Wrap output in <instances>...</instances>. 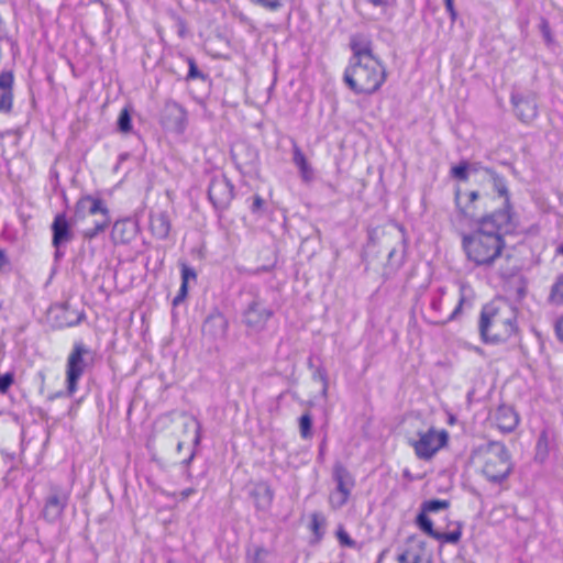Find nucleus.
Instances as JSON below:
<instances>
[{"mask_svg":"<svg viewBox=\"0 0 563 563\" xmlns=\"http://www.w3.org/2000/svg\"><path fill=\"white\" fill-rule=\"evenodd\" d=\"M93 220H100V217H92Z\"/></svg>","mask_w":563,"mask_h":563,"instance_id":"42","label":"nucleus"},{"mask_svg":"<svg viewBox=\"0 0 563 563\" xmlns=\"http://www.w3.org/2000/svg\"><path fill=\"white\" fill-rule=\"evenodd\" d=\"M159 431L170 445L176 448L185 461L194 457L195 448L199 443V423L188 413H172L158 423Z\"/></svg>","mask_w":563,"mask_h":563,"instance_id":"5","label":"nucleus"},{"mask_svg":"<svg viewBox=\"0 0 563 563\" xmlns=\"http://www.w3.org/2000/svg\"><path fill=\"white\" fill-rule=\"evenodd\" d=\"M312 420L310 415L306 413L301 416L299 420V429L302 438L307 439L311 435Z\"/></svg>","mask_w":563,"mask_h":563,"instance_id":"28","label":"nucleus"},{"mask_svg":"<svg viewBox=\"0 0 563 563\" xmlns=\"http://www.w3.org/2000/svg\"><path fill=\"white\" fill-rule=\"evenodd\" d=\"M251 494L258 509H266L272 504L273 490L266 483L255 484Z\"/></svg>","mask_w":563,"mask_h":563,"instance_id":"19","label":"nucleus"},{"mask_svg":"<svg viewBox=\"0 0 563 563\" xmlns=\"http://www.w3.org/2000/svg\"><path fill=\"white\" fill-rule=\"evenodd\" d=\"M180 268L181 285L178 295L173 300L174 306L180 303L187 297L189 283L195 282L197 279V273L194 268L189 267L185 263L180 264Z\"/></svg>","mask_w":563,"mask_h":563,"instance_id":"21","label":"nucleus"},{"mask_svg":"<svg viewBox=\"0 0 563 563\" xmlns=\"http://www.w3.org/2000/svg\"><path fill=\"white\" fill-rule=\"evenodd\" d=\"M406 439L419 460L430 461L448 445L450 434L445 429L420 423L406 432Z\"/></svg>","mask_w":563,"mask_h":563,"instance_id":"7","label":"nucleus"},{"mask_svg":"<svg viewBox=\"0 0 563 563\" xmlns=\"http://www.w3.org/2000/svg\"><path fill=\"white\" fill-rule=\"evenodd\" d=\"M472 463L489 481H501L511 470L510 455L500 442H489L478 446L473 455Z\"/></svg>","mask_w":563,"mask_h":563,"instance_id":"6","label":"nucleus"},{"mask_svg":"<svg viewBox=\"0 0 563 563\" xmlns=\"http://www.w3.org/2000/svg\"><path fill=\"white\" fill-rule=\"evenodd\" d=\"M263 205V200L260 197H255L254 199V208H261Z\"/></svg>","mask_w":563,"mask_h":563,"instance_id":"37","label":"nucleus"},{"mask_svg":"<svg viewBox=\"0 0 563 563\" xmlns=\"http://www.w3.org/2000/svg\"><path fill=\"white\" fill-rule=\"evenodd\" d=\"M549 301L553 305H563V274L552 285Z\"/></svg>","mask_w":563,"mask_h":563,"instance_id":"24","label":"nucleus"},{"mask_svg":"<svg viewBox=\"0 0 563 563\" xmlns=\"http://www.w3.org/2000/svg\"><path fill=\"white\" fill-rule=\"evenodd\" d=\"M490 421L501 431L511 432L519 424V415L510 405H500L490 412Z\"/></svg>","mask_w":563,"mask_h":563,"instance_id":"10","label":"nucleus"},{"mask_svg":"<svg viewBox=\"0 0 563 563\" xmlns=\"http://www.w3.org/2000/svg\"><path fill=\"white\" fill-rule=\"evenodd\" d=\"M336 534L341 544L347 547H351L353 544L352 540L350 539L347 532L344 529L340 528Z\"/></svg>","mask_w":563,"mask_h":563,"instance_id":"30","label":"nucleus"},{"mask_svg":"<svg viewBox=\"0 0 563 563\" xmlns=\"http://www.w3.org/2000/svg\"><path fill=\"white\" fill-rule=\"evenodd\" d=\"M150 229L156 238H167L170 230V223L167 214L163 212L153 213L151 216Z\"/></svg>","mask_w":563,"mask_h":563,"instance_id":"20","label":"nucleus"},{"mask_svg":"<svg viewBox=\"0 0 563 563\" xmlns=\"http://www.w3.org/2000/svg\"><path fill=\"white\" fill-rule=\"evenodd\" d=\"M294 162L300 169L302 177L305 179H309L311 172H310V168L308 166L307 159L303 156V154H301L300 152H296L295 156H294Z\"/></svg>","mask_w":563,"mask_h":563,"instance_id":"26","label":"nucleus"},{"mask_svg":"<svg viewBox=\"0 0 563 563\" xmlns=\"http://www.w3.org/2000/svg\"><path fill=\"white\" fill-rule=\"evenodd\" d=\"M198 76V71H197V68L195 66V63L191 60L190 62V71H189V77L191 78H195Z\"/></svg>","mask_w":563,"mask_h":563,"instance_id":"35","label":"nucleus"},{"mask_svg":"<svg viewBox=\"0 0 563 563\" xmlns=\"http://www.w3.org/2000/svg\"><path fill=\"white\" fill-rule=\"evenodd\" d=\"M449 507V503L445 500H428L422 504V509L419 515H426L428 517L429 512H435L442 509H446Z\"/></svg>","mask_w":563,"mask_h":563,"instance_id":"25","label":"nucleus"},{"mask_svg":"<svg viewBox=\"0 0 563 563\" xmlns=\"http://www.w3.org/2000/svg\"><path fill=\"white\" fill-rule=\"evenodd\" d=\"M515 113L525 123L532 122L538 114L536 99L532 96H514Z\"/></svg>","mask_w":563,"mask_h":563,"instance_id":"13","label":"nucleus"},{"mask_svg":"<svg viewBox=\"0 0 563 563\" xmlns=\"http://www.w3.org/2000/svg\"><path fill=\"white\" fill-rule=\"evenodd\" d=\"M92 217H100V220H92L93 228L86 232L88 236H95L98 232L103 231L110 223V217L107 207L101 200L91 196H85L76 205L75 221Z\"/></svg>","mask_w":563,"mask_h":563,"instance_id":"8","label":"nucleus"},{"mask_svg":"<svg viewBox=\"0 0 563 563\" xmlns=\"http://www.w3.org/2000/svg\"><path fill=\"white\" fill-rule=\"evenodd\" d=\"M556 254L559 255H562L563 256V245H560L556 250Z\"/></svg>","mask_w":563,"mask_h":563,"instance_id":"41","label":"nucleus"},{"mask_svg":"<svg viewBox=\"0 0 563 563\" xmlns=\"http://www.w3.org/2000/svg\"><path fill=\"white\" fill-rule=\"evenodd\" d=\"M220 186H222V184H220V185H212V186H211V188H210V190H209V195H210V197H211V198H213L214 192H216V189H217L218 187H220Z\"/></svg>","mask_w":563,"mask_h":563,"instance_id":"39","label":"nucleus"},{"mask_svg":"<svg viewBox=\"0 0 563 563\" xmlns=\"http://www.w3.org/2000/svg\"><path fill=\"white\" fill-rule=\"evenodd\" d=\"M555 331L561 341H563V314L559 318L555 324Z\"/></svg>","mask_w":563,"mask_h":563,"instance_id":"32","label":"nucleus"},{"mask_svg":"<svg viewBox=\"0 0 563 563\" xmlns=\"http://www.w3.org/2000/svg\"><path fill=\"white\" fill-rule=\"evenodd\" d=\"M374 5L383 7L387 4L388 0H369Z\"/></svg>","mask_w":563,"mask_h":563,"instance_id":"36","label":"nucleus"},{"mask_svg":"<svg viewBox=\"0 0 563 563\" xmlns=\"http://www.w3.org/2000/svg\"><path fill=\"white\" fill-rule=\"evenodd\" d=\"M327 391H328V384H327V382H322V395L324 397H327Z\"/></svg>","mask_w":563,"mask_h":563,"instance_id":"40","label":"nucleus"},{"mask_svg":"<svg viewBox=\"0 0 563 563\" xmlns=\"http://www.w3.org/2000/svg\"><path fill=\"white\" fill-rule=\"evenodd\" d=\"M163 123L170 131L183 132L186 125L185 110L178 104H168L165 109Z\"/></svg>","mask_w":563,"mask_h":563,"instance_id":"14","label":"nucleus"},{"mask_svg":"<svg viewBox=\"0 0 563 563\" xmlns=\"http://www.w3.org/2000/svg\"><path fill=\"white\" fill-rule=\"evenodd\" d=\"M271 312L258 302L249 306L244 313V323L254 330L262 329L269 319Z\"/></svg>","mask_w":563,"mask_h":563,"instance_id":"15","label":"nucleus"},{"mask_svg":"<svg viewBox=\"0 0 563 563\" xmlns=\"http://www.w3.org/2000/svg\"><path fill=\"white\" fill-rule=\"evenodd\" d=\"M86 353V350L77 344L75 345L74 350L68 356L67 362V382H68V389L70 393L75 391V386L77 379L82 374L84 369V361L82 356Z\"/></svg>","mask_w":563,"mask_h":563,"instance_id":"12","label":"nucleus"},{"mask_svg":"<svg viewBox=\"0 0 563 563\" xmlns=\"http://www.w3.org/2000/svg\"><path fill=\"white\" fill-rule=\"evenodd\" d=\"M12 384V375L5 374L0 376V391H4Z\"/></svg>","mask_w":563,"mask_h":563,"instance_id":"31","label":"nucleus"},{"mask_svg":"<svg viewBox=\"0 0 563 563\" xmlns=\"http://www.w3.org/2000/svg\"><path fill=\"white\" fill-rule=\"evenodd\" d=\"M451 174L460 181L455 187V205L462 216L496 220L500 213H506L515 218L508 190L494 173L461 163L451 168Z\"/></svg>","mask_w":563,"mask_h":563,"instance_id":"1","label":"nucleus"},{"mask_svg":"<svg viewBox=\"0 0 563 563\" xmlns=\"http://www.w3.org/2000/svg\"><path fill=\"white\" fill-rule=\"evenodd\" d=\"M333 477L336 487L331 492L329 503L333 509H339L346 504L354 485V481L350 473L341 466L335 467Z\"/></svg>","mask_w":563,"mask_h":563,"instance_id":"9","label":"nucleus"},{"mask_svg":"<svg viewBox=\"0 0 563 563\" xmlns=\"http://www.w3.org/2000/svg\"><path fill=\"white\" fill-rule=\"evenodd\" d=\"M63 508L64 505L62 500L57 496H53L47 500L44 507V517L49 521H54L59 518L63 512Z\"/></svg>","mask_w":563,"mask_h":563,"instance_id":"23","label":"nucleus"},{"mask_svg":"<svg viewBox=\"0 0 563 563\" xmlns=\"http://www.w3.org/2000/svg\"><path fill=\"white\" fill-rule=\"evenodd\" d=\"M13 75L10 71L0 74V111H8L12 104Z\"/></svg>","mask_w":563,"mask_h":563,"instance_id":"18","label":"nucleus"},{"mask_svg":"<svg viewBox=\"0 0 563 563\" xmlns=\"http://www.w3.org/2000/svg\"><path fill=\"white\" fill-rule=\"evenodd\" d=\"M52 230L53 245L55 247H58L63 243L70 241L73 238L70 225L64 214H58L55 217L54 222L52 224Z\"/></svg>","mask_w":563,"mask_h":563,"instance_id":"16","label":"nucleus"},{"mask_svg":"<svg viewBox=\"0 0 563 563\" xmlns=\"http://www.w3.org/2000/svg\"><path fill=\"white\" fill-rule=\"evenodd\" d=\"M512 228L514 217L506 213H500L496 220H477V228L463 238V249L467 258L476 265L494 263L505 247L504 236Z\"/></svg>","mask_w":563,"mask_h":563,"instance_id":"2","label":"nucleus"},{"mask_svg":"<svg viewBox=\"0 0 563 563\" xmlns=\"http://www.w3.org/2000/svg\"><path fill=\"white\" fill-rule=\"evenodd\" d=\"M252 1L263 8L272 10V11L278 10L286 2V0H252Z\"/></svg>","mask_w":563,"mask_h":563,"instance_id":"29","label":"nucleus"},{"mask_svg":"<svg viewBox=\"0 0 563 563\" xmlns=\"http://www.w3.org/2000/svg\"><path fill=\"white\" fill-rule=\"evenodd\" d=\"M417 525L423 532L433 537L437 540H443V541H446L450 543H455L460 540V537H461L460 531H453V532H449V533H441V532L434 531L433 527H432V521L426 515H419L417 517Z\"/></svg>","mask_w":563,"mask_h":563,"instance_id":"17","label":"nucleus"},{"mask_svg":"<svg viewBox=\"0 0 563 563\" xmlns=\"http://www.w3.org/2000/svg\"><path fill=\"white\" fill-rule=\"evenodd\" d=\"M400 563H431V554L426 549L424 543L411 538L407 543L405 552L399 556Z\"/></svg>","mask_w":563,"mask_h":563,"instance_id":"11","label":"nucleus"},{"mask_svg":"<svg viewBox=\"0 0 563 563\" xmlns=\"http://www.w3.org/2000/svg\"><path fill=\"white\" fill-rule=\"evenodd\" d=\"M347 86L357 95H372L386 80V69L368 44H354L353 56L344 75Z\"/></svg>","mask_w":563,"mask_h":563,"instance_id":"3","label":"nucleus"},{"mask_svg":"<svg viewBox=\"0 0 563 563\" xmlns=\"http://www.w3.org/2000/svg\"><path fill=\"white\" fill-rule=\"evenodd\" d=\"M481 334L485 342L498 344L517 333V310L505 300H494L482 311Z\"/></svg>","mask_w":563,"mask_h":563,"instance_id":"4","label":"nucleus"},{"mask_svg":"<svg viewBox=\"0 0 563 563\" xmlns=\"http://www.w3.org/2000/svg\"><path fill=\"white\" fill-rule=\"evenodd\" d=\"M132 228L126 221H118L112 228V240L115 243H125L132 238Z\"/></svg>","mask_w":563,"mask_h":563,"instance_id":"22","label":"nucleus"},{"mask_svg":"<svg viewBox=\"0 0 563 563\" xmlns=\"http://www.w3.org/2000/svg\"><path fill=\"white\" fill-rule=\"evenodd\" d=\"M312 523H313V529L317 530L319 528V526L323 523V520L318 515H313Z\"/></svg>","mask_w":563,"mask_h":563,"instance_id":"34","label":"nucleus"},{"mask_svg":"<svg viewBox=\"0 0 563 563\" xmlns=\"http://www.w3.org/2000/svg\"><path fill=\"white\" fill-rule=\"evenodd\" d=\"M118 126H119V130L123 133H128L131 131V129H132L131 115L126 109H123L120 112V115L118 119Z\"/></svg>","mask_w":563,"mask_h":563,"instance_id":"27","label":"nucleus"},{"mask_svg":"<svg viewBox=\"0 0 563 563\" xmlns=\"http://www.w3.org/2000/svg\"><path fill=\"white\" fill-rule=\"evenodd\" d=\"M445 7L446 10L450 12L452 19H454L456 13L453 7V0H445Z\"/></svg>","mask_w":563,"mask_h":563,"instance_id":"33","label":"nucleus"},{"mask_svg":"<svg viewBox=\"0 0 563 563\" xmlns=\"http://www.w3.org/2000/svg\"><path fill=\"white\" fill-rule=\"evenodd\" d=\"M7 264L5 256L3 252L0 250V267H3Z\"/></svg>","mask_w":563,"mask_h":563,"instance_id":"38","label":"nucleus"}]
</instances>
